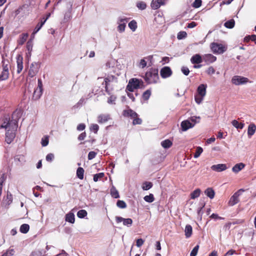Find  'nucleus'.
I'll list each match as a JSON object with an SVG mask.
<instances>
[{"label":"nucleus","instance_id":"obj_22","mask_svg":"<svg viewBox=\"0 0 256 256\" xmlns=\"http://www.w3.org/2000/svg\"><path fill=\"white\" fill-rule=\"evenodd\" d=\"M206 85L201 84L197 89L198 94L202 96H204L206 94Z\"/></svg>","mask_w":256,"mask_h":256},{"label":"nucleus","instance_id":"obj_55","mask_svg":"<svg viewBox=\"0 0 256 256\" xmlns=\"http://www.w3.org/2000/svg\"><path fill=\"white\" fill-rule=\"evenodd\" d=\"M116 96L114 95L110 96L108 98V102L110 104H115L114 102L116 101Z\"/></svg>","mask_w":256,"mask_h":256},{"label":"nucleus","instance_id":"obj_11","mask_svg":"<svg viewBox=\"0 0 256 256\" xmlns=\"http://www.w3.org/2000/svg\"><path fill=\"white\" fill-rule=\"evenodd\" d=\"M210 168L213 171L221 172L226 170L228 168V167L226 164H220L212 165Z\"/></svg>","mask_w":256,"mask_h":256},{"label":"nucleus","instance_id":"obj_9","mask_svg":"<svg viewBox=\"0 0 256 256\" xmlns=\"http://www.w3.org/2000/svg\"><path fill=\"white\" fill-rule=\"evenodd\" d=\"M172 72L168 66H164L160 70V74L162 78H166L172 76Z\"/></svg>","mask_w":256,"mask_h":256},{"label":"nucleus","instance_id":"obj_15","mask_svg":"<svg viewBox=\"0 0 256 256\" xmlns=\"http://www.w3.org/2000/svg\"><path fill=\"white\" fill-rule=\"evenodd\" d=\"M203 60L207 64H211L216 60V57L212 54H206L203 56Z\"/></svg>","mask_w":256,"mask_h":256},{"label":"nucleus","instance_id":"obj_45","mask_svg":"<svg viewBox=\"0 0 256 256\" xmlns=\"http://www.w3.org/2000/svg\"><path fill=\"white\" fill-rule=\"evenodd\" d=\"M104 176V172L96 174L94 176V182H96L99 179L102 178Z\"/></svg>","mask_w":256,"mask_h":256},{"label":"nucleus","instance_id":"obj_38","mask_svg":"<svg viewBox=\"0 0 256 256\" xmlns=\"http://www.w3.org/2000/svg\"><path fill=\"white\" fill-rule=\"evenodd\" d=\"M234 20H230L224 23V26L227 28H232L234 27Z\"/></svg>","mask_w":256,"mask_h":256},{"label":"nucleus","instance_id":"obj_23","mask_svg":"<svg viewBox=\"0 0 256 256\" xmlns=\"http://www.w3.org/2000/svg\"><path fill=\"white\" fill-rule=\"evenodd\" d=\"M245 166V164L242 162L235 164L232 168V170L234 173H238Z\"/></svg>","mask_w":256,"mask_h":256},{"label":"nucleus","instance_id":"obj_59","mask_svg":"<svg viewBox=\"0 0 256 256\" xmlns=\"http://www.w3.org/2000/svg\"><path fill=\"white\" fill-rule=\"evenodd\" d=\"M144 240L142 238H138L136 240V246L140 248L144 244Z\"/></svg>","mask_w":256,"mask_h":256},{"label":"nucleus","instance_id":"obj_32","mask_svg":"<svg viewBox=\"0 0 256 256\" xmlns=\"http://www.w3.org/2000/svg\"><path fill=\"white\" fill-rule=\"evenodd\" d=\"M30 230V226L28 224H22L20 228V230L22 233L26 234Z\"/></svg>","mask_w":256,"mask_h":256},{"label":"nucleus","instance_id":"obj_47","mask_svg":"<svg viewBox=\"0 0 256 256\" xmlns=\"http://www.w3.org/2000/svg\"><path fill=\"white\" fill-rule=\"evenodd\" d=\"M203 150L201 147H198L196 150V152L194 154V158H198L200 156Z\"/></svg>","mask_w":256,"mask_h":256},{"label":"nucleus","instance_id":"obj_42","mask_svg":"<svg viewBox=\"0 0 256 256\" xmlns=\"http://www.w3.org/2000/svg\"><path fill=\"white\" fill-rule=\"evenodd\" d=\"M150 95H151V90H147L146 91H145L143 93L142 97L144 100H147L150 98Z\"/></svg>","mask_w":256,"mask_h":256},{"label":"nucleus","instance_id":"obj_52","mask_svg":"<svg viewBox=\"0 0 256 256\" xmlns=\"http://www.w3.org/2000/svg\"><path fill=\"white\" fill-rule=\"evenodd\" d=\"M136 6L138 8L143 10L146 8V5L145 2H140L137 3Z\"/></svg>","mask_w":256,"mask_h":256},{"label":"nucleus","instance_id":"obj_2","mask_svg":"<svg viewBox=\"0 0 256 256\" xmlns=\"http://www.w3.org/2000/svg\"><path fill=\"white\" fill-rule=\"evenodd\" d=\"M144 86V82L141 79L132 78L129 80L126 86V91L134 92V90L138 89Z\"/></svg>","mask_w":256,"mask_h":256},{"label":"nucleus","instance_id":"obj_35","mask_svg":"<svg viewBox=\"0 0 256 256\" xmlns=\"http://www.w3.org/2000/svg\"><path fill=\"white\" fill-rule=\"evenodd\" d=\"M153 184L150 182H145L142 184V188L144 190H148L152 187Z\"/></svg>","mask_w":256,"mask_h":256},{"label":"nucleus","instance_id":"obj_20","mask_svg":"<svg viewBox=\"0 0 256 256\" xmlns=\"http://www.w3.org/2000/svg\"><path fill=\"white\" fill-rule=\"evenodd\" d=\"M256 130V126L254 124H250L248 128V136L249 138H250L255 133Z\"/></svg>","mask_w":256,"mask_h":256},{"label":"nucleus","instance_id":"obj_50","mask_svg":"<svg viewBox=\"0 0 256 256\" xmlns=\"http://www.w3.org/2000/svg\"><path fill=\"white\" fill-rule=\"evenodd\" d=\"M202 0H195L192 4V6L194 8H198L202 5Z\"/></svg>","mask_w":256,"mask_h":256},{"label":"nucleus","instance_id":"obj_3","mask_svg":"<svg viewBox=\"0 0 256 256\" xmlns=\"http://www.w3.org/2000/svg\"><path fill=\"white\" fill-rule=\"evenodd\" d=\"M18 128V120L12 119L10 120L9 116H5L2 120L1 125V128H4L8 130V129H12L16 130Z\"/></svg>","mask_w":256,"mask_h":256},{"label":"nucleus","instance_id":"obj_28","mask_svg":"<svg viewBox=\"0 0 256 256\" xmlns=\"http://www.w3.org/2000/svg\"><path fill=\"white\" fill-rule=\"evenodd\" d=\"M172 142L168 139L165 140L161 142V146L164 148H170L172 146Z\"/></svg>","mask_w":256,"mask_h":256},{"label":"nucleus","instance_id":"obj_6","mask_svg":"<svg viewBox=\"0 0 256 256\" xmlns=\"http://www.w3.org/2000/svg\"><path fill=\"white\" fill-rule=\"evenodd\" d=\"M2 70L0 74V80H7L9 77V66L8 62L6 63L4 60H2Z\"/></svg>","mask_w":256,"mask_h":256},{"label":"nucleus","instance_id":"obj_62","mask_svg":"<svg viewBox=\"0 0 256 256\" xmlns=\"http://www.w3.org/2000/svg\"><path fill=\"white\" fill-rule=\"evenodd\" d=\"M86 126L84 124L82 123L78 125L76 129L79 131L83 130L85 129Z\"/></svg>","mask_w":256,"mask_h":256},{"label":"nucleus","instance_id":"obj_19","mask_svg":"<svg viewBox=\"0 0 256 256\" xmlns=\"http://www.w3.org/2000/svg\"><path fill=\"white\" fill-rule=\"evenodd\" d=\"M123 115L124 116L130 117L132 118H134L138 116L137 113L132 109L124 110Z\"/></svg>","mask_w":256,"mask_h":256},{"label":"nucleus","instance_id":"obj_37","mask_svg":"<svg viewBox=\"0 0 256 256\" xmlns=\"http://www.w3.org/2000/svg\"><path fill=\"white\" fill-rule=\"evenodd\" d=\"M6 176L5 174H2L0 177V196H1L3 184L6 180Z\"/></svg>","mask_w":256,"mask_h":256},{"label":"nucleus","instance_id":"obj_25","mask_svg":"<svg viewBox=\"0 0 256 256\" xmlns=\"http://www.w3.org/2000/svg\"><path fill=\"white\" fill-rule=\"evenodd\" d=\"M185 236L186 238H189L191 236L192 234V228L190 224H187L184 230Z\"/></svg>","mask_w":256,"mask_h":256},{"label":"nucleus","instance_id":"obj_14","mask_svg":"<svg viewBox=\"0 0 256 256\" xmlns=\"http://www.w3.org/2000/svg\"><path fill=\"white\" fill-rule=\"evenodd\" d=\"M182 130L185 132L190 128H192L194 126V124H192L188 120H183L180 124Z\"/></svg>","mask_w":256,"mask_h":256},{"label":"nucleus","instance_id":"obj_1","mask_svg":"<svg viewBox=\"0 0 256 256\" xmlns=\"http://www.w3.org/2000/svg\"><path fill=\"white\" fill-rule=\"evenodd\" d=\"M158 69L150 68L145 74L144 78L148 84H156L160 80Z\"/></svg>","mask_w":256,"mask_h":256},{"label":"nucleus","instance_id":"obj_54","mask_svg":"<svg viewBox=\"0 0 256 256\" xmlns=\"http://www.w3.org/2000/svg\"><path fill=\"white\" fill-rule=\"evenodd\" d=\"M133 119L134 120H133V122H132V124L134 125L140 124L142 123V119L138 118V116H137V117H136V118H134Z\"/></svg>","mask_w":256,"mask_h":256},{"label":"nucleus","instance_id":"obj_17","mask_svg":"<svg viewBox=\"0 0 256 256\" xmlns=\"http://www.w3.org/2000/svg\"><path fill=\"white\" fill-rule=\"evenodd\" d=\"M239 195L238 192H236L231 196L228 202L230 206H233L238 202Z\"/></svg>","mask_w":256,"mask_h":256},{"label":"nucleus","instance_id":"obj_36","mask_svg":"<svg viewBox=\"0 0 256 256\" xmlns=\"http://www.w3.org/2000/svg\"><path fill=\"white\" fill-rule=\"evenodd\" d=\"M44 24V21H41V22H38L36 26L35 27L34 32H32V34L34 35L36 33H37Z\"/></svg>","mask_w":256,"mask_h":256},{"label":"nucleus","instance_id":"obj_31","mask_svg":"<svg viewBox=\"0 0 256 256\" xmlns=\"http://www.w3.org/2000/svg\"><path fill=\"white\" fill-rule=\"evenodd\" d=\"M201 192V190L200 188H196L190 194V198L192 199H195L198 198Z\"/></svg>","mask_w":256,"mask_h":256},{"label":"nucleus","instance_id":"obj_41","mask_svg":"<svg viewBox=\"0 0 256 256\" xmlns=\"http://www.w3.org/2000/svg\"><path fill=\"white\" fill-rule=\"evenodd\" d=\"M144 200L148 202H152L154 200V198L152 194H150L149 195L146 196L144 198Z\"/></svg>","mask_w":256,"mask_h":256},{"label":"nucleus","instance_id":"obj_8","mask_svg":"<svg viewBox=\"0 0 256 256\" xmlns=\"http://www.w3.org/2000/svg\"><path fill=\"white\" fill-rule=\"evenodd\" d=\"M16 130L8 129L6 133V142L7 144H10L16 136L15 132Z\"/></svg>","mask_w":256,"mask_h":256},{"label":"nucleus","instance_id":"obj_26","mask_svg":"<svg viewBox=\"0 0 256 256\" xmlns=\"http://www.w3.org/2000/svg\"><path fill=\"white\" fill-rule=\"evenodd\" d=\"M42 93V90H41L36 88L34 90V92L33 93L32 95V99L34 100H38Z\"/></svg>","mask_w":256,"mask_h":256},{"label":"nucleus","instance_id":"obj_63","mask_svg":"<svg viewBox=\"0 0 256 256\" xmlns=\"http://www.w3.org/2000/svg\"><path fill=\"white\" fill-rule=\"evenodd\" d=\"M147 62L144 59H142L140 62V66L142 68H144L146 66Z\"/></svg>","mask_w":256,"mask_h":256},{"label":"nucleus","instance_id":"obj_40","mask_svg":"<svg viewBox=\"0 0 256 256\" xmlns=\"http://www.w3.org/2000/svg\"><path fill=\"white\" fill-rule=\"evenodd\" d=\"M88 214L87 212L84 210H81L77 212V216L80 218H84Z\"/></svg>","mask_w":256,"mask_h":256},{"label":"nucleus","instance_id":"obj_61","mask_svg":"<svg viewBox=\"0 0 256 256\" xmlns=\"http://www.w3.org/2000/svg\"><path fill=\"white\" fill-rule=\"evenodd\" d=\"M215 70L212 66H210L206 70V72L208 74H212L215 72Z\"/></svg>","mask_w":256,"mask_h":256},{"label":"nucleus","instance_id":"obj_30","mask_svg":"<svg viewBox=\"0 0 256 256\" xmlns=\"http://www.w3.org/2000/svg\"><path fill=\"white\" fill-rule=\"evenodd\" d=\"M232 124L237 129L242 130L244 128V123L239 122L238 120H234L232 122Z\"/></svg>","mask_w":256,"mask_h":256},{"label":"nucleus","instance_id":"obj_29","mask_svg":"<svg viewBox=\"0 0 256 256\" xmlns=\"http://www.w3.org/2000/svg\"><path fill=\"white\" fill-rule=\"evenodd\" d=\"M66 220L72 224H74L75 221L74 214L72 212H70L66 214Z\"/></svg>","mask_w":256,"mask_h":256},{"label":"nucleus","instance_id":"obj_51","mask_svg":"<svg viewBox=\"0 0 256 256\" xmlns=\"http://www.w3.org/2000/svg\"><path fill=\"white\" fill-rule=\"evenodd\" d=\"M198 245H196V246H194L190 254V256H196L198 254Z\"/></svg>","mask_w":256,"mask_h":256},{"label":"nucleus","instance_id":"obj_39","mask_svg":"<svg viewBox=\"0 0 256 256\" xmlns=\"http://www.w3.org/2000/svg\"><path fill=\"white\" fill-rule=\"evenodd\" d=\"M28 37V34H22L20 36V40H18V44L20 45L23 44L26 40Z\"/></svg>","mask_w":256,"mask_h":256},{"label":"nucleus","instance_id":"obj_18","mask_svg":"<svg viewBox=\"0 0 256 256\" xmlns=\"http://www.w3.org/2000/svg\"><path fill=\"white\" fill-rule=\"evenodd\" d=\"M164 0H152L151 2V7L154 10L158 8L162 5L164 4Z\"/></svg>","mask_w":256,"mask_h":256},{"label":"nucleus","instance_id":"obj_60","mask_svg":"<svg viewBox=\"0 0 256 256\" xmlns=\"http://www.w3.org/2000/svg\"><path fill=\"white\" fill-rule=\"evenodd\" d=\"M182 72L186 76H188L190 73L189 69L186 66H182Z\"/></svg>","mask_w":256,"mask_h":256},{"label":"nucleus","instance_id":"obj_10","mask_svg":"<svg viewBox=\"0 0 256 256\" xmlns=\"http://www.w3.org/2000/svg\"><path fill=\"white\" fill-rule=\"evenodd\" d=\"M38 69L39 66L38 63H32L30 66V68L28 71V76L32 78L34 77L38 73Z\"/></svg>","mask_w":256,"mask_h":256},{"label":"nucleus","instance_id":"obj_58","mask_svg":"<svg viewBox=\"0 0 256 256\" xmlns=\"http://www.w3.org/2000/svg\"><path fill=\"white\" fill-rule=\"evenodd\" d=\"M204 97V96H202L199 94L198 96H195L194 99H195L196 102L197 104H200L202 100Z\"/></svg>","mask_w":256,"mask_h":256},{"label":"nucleus","instance_id":"obj_4","mask_svg":"<svg viewBox=\"0 0 256 256\" xmlns=\"http://www.w3.org/2000/svg\"><path fill=\"white\" fill-rule=\"evenodd\" d=\"M210 48L212 52L216 54H221L226 50V48L222 44L212 42L210 44Z\"/></svg>","mask_w":256,"mask_h":256},{"label":"nucleus","instance_id":"obj_7","mask_svg":"<svg viewBox=\"0 0 256 256\" xmlns=\"http://www.w3.org/2000/svg\"><path fill=\"white\" fill-rule=\"evenodd\" d=\"M248 82V79L246 78L235 76L232 79V82L235 85H240L246 84Z\"/></svg>","mask_w":256,"mask_h":256},{"label":"nucleus","instance_id":"obj_21","mask_svg":"<svg viewBox=\"0 0 256 256\" xmlns=\"http://www.w3.org/2000/svg\"><path fill=\"white\" fill-rule=\"evenodd\" d=\"M190 61L193 64H199L202 62V58L199 54H196L192 57Z\"/></svg>","mask_w":256,"mask_h":256},{"label":"nucleus","instance_id":"obj_16","mask_svg":"<svg viewBox=\"0 0 256 256\" xmlns=\"http://www.w3.org/2000/svg\"><path fill=\"white\" fill-rule=\"evenodd\" d=\"M110 119L109 114H100L98 116V122L99 124H103L108 122Z\"/></svg>","mask_w":256,"mask_h":256},{"label":"nucleus","instance_id":"obj_64","mask_svg":"<svg viewBox=\"0 0 256 256\" xmlns=\"http://www.w3.org/2000/svg\"><path fill=\"white\" fill-rule=\"evenodd\" d=\"M41 144L43 146H46L48 144V138H46L44 139L42 138Z\"/></svg>","mask_w":256,"mask_h":256},{"label":"nucleus","instance_id":"obj_24","mask_svg":"<svg viewBox=\"0 0 256 256\" xmlns=\"http://www.w3.org/2000/svg\"><path fill=\"white\" fill-rule=\"evenodd\" d=\"M12 195L9 192H7L6 196L4 199V203L6 206H9L12 202Z\"/></svg>","mask_w":256,"mask_h":256},{"label":"nucleus","instance_id":"obj_34","mask_svg":"<svg viewBox=\"0 0 256 256\" xmlns=\"http://www.w3.org/2000/svg\"><path fill=\"white\" fill-rule=\"evenodd\" d=\"M128 27L132 32H134L137 28V22L135 20H132L128 23Z\"/></svg>","mask_w":256,"mask_h":256},{"label":"nucleus","instance_id":"obj_12","mask_svg":"<svg viewBox=\"0 0 256 256\" xmlns=\"http://www.w3.org/2000/svg\"><path fill=\"white\" fill-rule=\"evenodd\" d=\"M116 222L118 223L123 222V224L127 226H130L132 224V220L130 218H124L120 216H116Z\"/></svg>","mask_w":256,"mask_h":256},{"label":"nucleus","instance_id":"obj_44","mask_svg":"<svg viewBox=\"0 0 256 256\" xmlns=\"http://www.w3.org/2000/svg\"><path fill=\"white\" fill-rule=\"evenodd\" d=\"M15 251L14 249H8L1 256H12L14 254Z\"/></svg>","mask_w":256,"mask_h":256},{"label":"nucleus","instance_id":"obj_49","mask_svg":"<svg viewBox=\"0 0 256 256\" xmlns=\"http://www.w3.org/2000/svg\"><path fill=\"white\" fill-rule=\"evenodd\" d=\"M186 36H187V34L186 32L181 31L178 33V36H177V38L178 40H182V38H186Z\"/></svg>","mask_w":256,"mask_h":256},{"label":"nucleus","instance_id":"obj_48","mask_svg":"<svg viewBox=\"0 0 256 256\" xmlns=\"http://www.w3.org/2000/svg\"><path fill=\"white\" fill-rule=\"evenodd\" d=\"M99 129V126L97 124H92L90 126V130L94 134H97Z\"/></svg>","mask_w":256,"mask_h":256},{"label":"nucleus","instance_id":"obj_56","mask_svg":"<svg viewBox=\"0 0 256 256\" xmlns=\"http://www.w3.org/2000/svg\"><path fill=\"white\" fill-rule=\"evenodd\" d=\"M54 156L53 154L50 153L46 156V160L48 162H51L54 159Z\"/></svg>","mask_w":256,"mask_h":256},{"label":"nucleus","instance_id":"obj_53","mask_svg":"<svg viewBox=\"0 0 256 256\" xmlns=\"http://www.w3.org/2000/svg\"><path fill=\"white\" fill-rule=\"evenodd\" d=\"M200 116H193L190 118V120L192 122H194V124L196 123H198L200 121Z\"/></svg>","mask_w":256,"mask_h":256},{"label":"nucleus","instance_id":"obj_13","mask_svg":"<svg viewBox=\"0 0 256 256\" xmlns=\"http://www.w3.org/2000/svg\"><path fill=\"white\" fill-rule=\"evenodd\" d=\"M16 72L18 74H20L23 69V57L20 54L16 56Z\"/></svg>","mask_w":256,"mask_h":256},{"label":"nucleus","instance_id":"obj_57","mask_svg":"<svg viewBox=\"0 0 256 256\" xmlns=\"http://www.w3.org/2000/svg\"><path fill=\"white\" fill-rule=\"evenodd\" d=\"M96 155V152L94 151H91L89 152L88 154V159L91 160L94 158Z\"/></svg>","mask_w":256,"mask_h":256},{"label":"nucleus","instance_id":"obj_27","mask_svg":"<svg viewBox=\"0 0 256 256\" xmlns=\"http://www.w3.org/2000/svg\"><path fill=\"white\" fill-rule=\"evenodd\" d=\"M204 194L210 199H212L215 196V192L211 188H206L204 191Z\"/></svg>","mask_w":256,"mask_h":256},{"label":"nucleus","instance_id":"obj_5","mask_svg":"<svg viewBox=\"0 0 256 256\" xmlns=\"http://www.w3.org/2000/svg\"><path fill=\"white\" fill-rule=\"evenodd\" d=\"M117 82V78L113 75L108 76L104 79V82L102 84L104 86L105 91L108 94H110V90L108 88V86L110 82Z\"/></svg>","mask_w":256,"mask_h":256},{"label":"nucleus","instance_id":"obj_46","mask_svg":"<svg viewBox=\"0 0 256 256\" xmlns=\"http://www.w3.org/2000/svg\"><path fill=\"white\" fill-rule=\"evenodd\" d=\"M116 206L121 208H124L126 207V204L124 200H118L116 202Z\"/></svg>","mask_w":256,"mask_h":256},{"label":"nucleus","instance_id":"obj_33","mask_svg":"<svg viewBox=\"0 0 256 256\" xmlns=\"http://www.w3.org/2000/svg\"><path fill=\"white\" fill-rule=\"evenodd\" d=\"M84 170L82 168L79 167L76 170V176L80 179L84 178Z\"/></svg>","mask_w":256,"mask_h":256},{"label":"nucleus","instance_id":"obj_43","mask_svg":"<svg viewBox=\"0 0 256 256\" xmlns=\"http://www.w3.org/2000/svg\"><path fill=\"white\" fill-rule=\"evenodd\" d=\"M110 194L114 198H118L120 197V195L118 191L114 188H112L110 190Z\"/></svg>","mask_w":256,"mask_h":256}]
</instances>
